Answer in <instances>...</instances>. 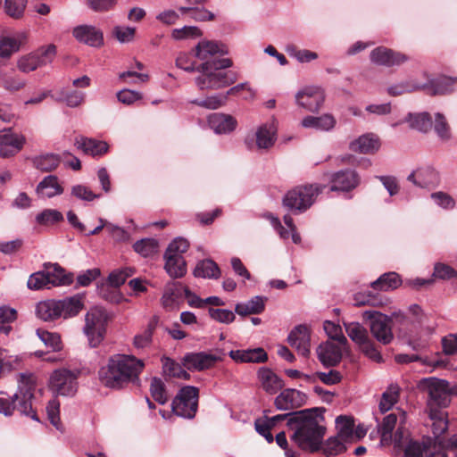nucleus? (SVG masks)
I'll return each mask as SVG.
<instances>
[{
	"mask_svg": "<svg viewBox=\"0 0 457 457\" xmlns=\"http://www.w3.org/2000/svg\"><path fill=\"white\" fill-rule=\"evenodd\" d=\"M298 105L305 110L316 112L325 101V93L321 87L316 86L305 87L295 95Z\"/></svg>",
	"mask_w": 457,
	"mask_h": 457,
	"instance_id": "obj_12",
	"label": "nucleus"
},
{
	"mask_svg": "<svg viewBox=\"0 0 457 457\" xmlns=\"http://www.w3.org/2000/svg\"><path fill=\"white\" fill-rule=\"evenodd\" d=\"M189 243L183 237H177L168 245L165 253L174 256H182L187 251Z\"/></svg>",
	"mask_w": 457,
	"mask_h": 457,
	"instance_id": "obj_63",
	"label": "nucleus"
},
{
	"mask_svg": "<svg viewBox=\"0 0 457 457\" xmlns=\"http://www.w3.org/2000/svg\"><path fill=\"white\" fill-rule=\"evenodd\" d=\"M164 269L173 278H182L187 273V263L183 256L164 253Z\"/></svg>",
	"mask_w": 457,
	"mask_h": 457,
	"instance_id": "obj_35",
	"label": "nucleus"
},
{
	"mask_svg": "<svg viewBox=\"0 0 457 457\" xmlns=\"http://www.w3.org/2000/svg\"><path fill=\"white\" fill-rule=\"evenodd\" d=\"M44 271L49 280L50 287L69 286L74 279L73 273H66L65 270L58 263L46 262L44 264Z\"/></svg>",
	"mask_w": 457,
	"mask_h": 457,
	"instance_id": "obj_24",
	"label": "nucleus"
},
{
	"mask_svg": "<svg viewBox=\"0 0 457 457\" xmlns=\"http://www.w3.org/2000/svg\"><path fill=\"white\" fill-rule=\"evenodd\" d=\"M25 137L12 132L11 129L0 130V157H9L17 154L23 146Z\"/></svg>",
	"mask_w": 457,
	"mask_h": 457,
	"instance_id": "obj_17",
	"label": "nucleus"
},
{
	"mask_svg": "<svg viewBox=\"0 0 457 457\" xmlns=\"http://www.w3.org/2000/svg\"><path fill=\"white\" fill-rule=\"evenodd\" d=\"M331 183V191H350L358 186L360 178L355 170L346 169L336 172Z\"/></svg>",
	"mask_w": 457,
	"mask_h": 457,
	"instance_id": "obj_22",
	"label": "nucleus"
},
{
	"mask_svg": "<svg viewBox=\"0 0 457 457\" xmlns=\"http://www.w3.org/2000/svg\"><path fill=\"white\" fill-rule=\"evenodd\" d=\"M112 315L101 306H94L85 315L83 333L87 338L90 347H97L104 339L107 324Z\"/></svg>",
	"mask_w": 457,
	"mask_h": 457,
	"instance_id": "obj_6",
	"label": "nucleus"
},
{
	"mask_svg": "<svg viewBox=\"0 0 457 457\" xmlns=\"http://www.w3.org/2000/svg\"><path fill=\"white\" fill-rule=\"evenodd\" d=\"M323 328L332 341H337L340 345L347 347L348 340L343 334L342 328L339 325L326 320L323 324Z\"/></svg>",
	"mask_w": 457,
	"mask_h": 457,
	"instance_id": "obj_50",
	"label": "nucleus"
},
{
	"mask_svg": "<svg viewBox=\"0 0 457 457\" xmlns=\"http://www.w3.org/2000/svg\"><path fill=\"white\" fill-rule=\"evenodd\" d=\"M432 420V432L436 438L445 434L448 429L447 412L444 410L427 411Z\"/></svg>",
	"mask_w": 457,
	"mask_h": 457,
	"instance_id": "obj_38",
	"label": "nucleus"
},
{
	"mask_svg": "<svg viewBox=\"0 0 457 457\" xmlns=\"http://www.w3.org/2000/svg\"><path fill=\"white\" fill-rule=\"evenodd\" d=\"M62 317L63 319L77 316L84 308L83 296L75 295L58 300Z\"/></svg>",
	"mask_w": 457,
	"mask_h": 457,
	"instance_id": "obj_32",
	"label": "nucleus"
},
{
	"mask_svg": "<svg viewBox=\"0 0 457 457\" xmlns=\"http://www.w3.org/2000/svg\"><path fill=\"white\" fill-rule=\"evenodd\" d=\"M27 286L29 289L40 290L50 289V284L44 270L31 274L28 279Z\"/></svg>",
	"mask_w": 457,
	"mask_h": 457,
	"instance_id": "obj_58",
	"label": "nucleus"
},
{
	"mask_svg": "<svg viewBox=\"0 0 457 457\" xmlns=\"http://www.w3.org/2000/svg\"><path fill=\"white\" fill-rule=\"evenodd\" d=\"M433 277L439 279L447 280L456 278L457 271L447 264L436 262L434 266Z\"/></svg>",
	"mask_w": 457,
	"mask_h": 457,
	"instance_id": "obj_64",
	"label": "nucleus"
},
{
	"mask_svg": "<svg viewBox=\"0 0 457 457\" xmlns=\"http://www.w3.org/2000/svg\"><path fill=\"white\" fill-rule=\"evenodd\" d=\"M380 445L383 446L394 445L395 448L404 449L405 457H424L429 453V447L424 442L410 438L407 427V413L398 410L384 417L378 424Z\"/></svg>",
	"mask_w": 457,
	"mask_h": 457,
	"instance_id": "obj_1",
	"label": "nucleus"
},
{
	"mask_svg": "<svg viewBox=\"0 0 457 457\" xmlns=\"http://www.w3.org/2000/svg\"><path fill=\"white\" fill-rule=\"evenodd\" d=\"M344 327L347 336L358 346L370 338L368 330L359 322H344Z\"/></svg>",
	"mask_w": 457,
	"mask_h": 457,
	"instance_id": "obj_43",
	"label": "nucleus"
},
{
	"mask_svg": "<svg viewBox=\"0 0 457 457\" xmlns=\"http://www.w3.org/2000/svg\"><path fill=\"white\" fill-rule=\"evenodd\" d=\"M347 442L340 437L334 436L323 441L321 449L326 457H334L346 451Z\"/></svg>",
	"mask_w": 457,
	"mask_h": 457,
	"instance_id": "obj_45",
	"label": "nucleus"
},
{
	"mask_svg": "<svg viewBox=\"0 0 457 457\" xmlns=\"http://www.w3.org/2000/svg\"><path fill=\"white\" fill-rule=\"evenodd\" d=\"M36 313L44 321H53L62 317L58 300H46L38 303Z\"/></svg>",
	"mask_w": 457,
	"mask_h": 457,
	"instance_id": "obj_34",
	"label": "nucleus"
},
{
	"mask_svg": "<svg viewBox=\"0 0 457 457\" xmlns=\"http://www.w3.org/2000/svg\"><path fill=\"white\" fill-rule=\"evenodd\" d=\"M307 395L296 389H284L275 398L274 405L278 411H290L297 409L306 403Z\"/></svg>",
	"mask_w": 457,
	"mask_h": 457,
	"instance_id": "obj_16",
	"label": "nucleus"
},
{
	"mask_svg": "<svg viewBox=\"0 0 457 457\" xmlns=\"http://www.w3.org/2000/svg\"><path fill=\"white\" fill-rule=\"evenodd\" d=\"M324 187L320 185L296 187L285 195L283 204L294 213L304 212L313 204L317 195L322 192Z\"/></svg>",
	"mask_w": 457,
	"mask_h": 457,
	"instance_id": "obj_7",
	"label": "nucleus"
},
{
	"mask_svg": "<svg viewBox=\"0 0 457 457\" xmlns=\"http://www.w3.org/2000/svg\"><path fill=\"white\" fill-rule=\"evenodd\" d=\"M228 54L227 46L221 42L202 40L195 46V56L204 62H211L215 55H225Z\"/></svg>",
	"mask_w": 457,
	"mask_h": 457,
	"instance_id": "obj_23",
	"label": "nucleus"
},
{
	"mask_svg": "<svg viewBox=\"0 0 457 457\" xmlns=\"http://www.w3.org/2000/svg\"><path fill=\"white\" fill-rule=\"evenodd\" d=\"M418 387L428 395L427 411L444 410L451 403L453 390L445 379L426 378L419 382Z\"/></svg>",
	"mask_w": 457,
	"mask_h": 457,
	"instance_id": "obj_5",
	"label": "nucleus"
},
{
	"mask_svg": "<svg viewBox=\"0 0 457 457\" xmlns=\"http://www.w3.org/2000/svg\"><path fill=\"white\" fill-rule=\"evenodd\" d=\"M36 333L44 345L52 351L57 352L62 349L61 337L58 333L49 332L42 328H37Z\"/></svg>",
	"mask_w": 457,
	"mask_h": 457,
	"instance_id": "obj_49",
	"label": "nucleus"
},
{
	"mask_svg": "<svg viewBox=\"0 0 457 457\" xmlns=\"http://www.w3.org/2000/svg\"><path fill=\"white\" fill-rule=\"evenodd\" d=\"M337 436L346 441L352 442L354 437V422L353 418L340 415L336 419Z\"/></svg>",
	"mask_w": 457,
	"mask_h": 457,
	"instance_id": "obj_40",
	"label": "nucleus"
},
{
	"mask_svg": "<svg viewBox=\"0 0 457 457\" xmlns=\"http://www.w3.org/2000/svg\"><path fill=\"white\" fill-rule=\"evenodd\" d=\"M71 195L78 200L92 202L99 198L101 195L95 194L89 187L85 185L78 184L71 187Z\"/></svg>",
	"mask_w": 457,
	"mask_h": 457,
	"instance_id": "obj_60",
	"label": "nucleus"
},
{
	"mask_svg": "<svg viewBox=\"0 0 457 457\" xmlns=\"http://www.w3.org/2000/svg\"><path fill=\"white\" fill-rule=\"evenodd\" d=\"M267 297L256 295L252 297L245 303H238L236 304L235 312L240 316L250 314H260L265 309V302Z\"/></svg>",
	"mask_w": 457,
	"mask_h": 457,
	"instance_id": "obj_33",
	"label": "nucleus"
},
{
	"mask_svg": "<svg viewBox=\"0 0 457 457\" xmlns=\"http://www.w3.org/2000/svg\"><path fill=\"white\" fill-rule=\"evenodd\" d=\"M232 64L229 58L213 59L201 63L196 67V71L201 74L195 78V85L200 90H217L233 84L237 79V74L232 71H224Z\"/></svg>",
	"mask_w": 457,
	"mask_h": 457,
	"instance_id": "obj_4",
	"label": "nucleus"
},
{
	"mask_svg": "<svg viewBox=\"0 0 457 457\" xmlns=\"http://www.w3.org/2000/svg\"><path fill=\"white\" fill-rule=\"evenodd\" d=\"M158 248V241L154 238H143L133 245L134 251L145 258L155 254Z\"/></svg>",
	"mask_w": 457,
	"mask_h": 457,
	"instance_id": "obj_47",
	"label": "nucleus"
},
{
	"mask_svg": "<svg viewBox=\"0 0 457 457\" xmlns=\"http://www.w3.org/2000/svg\"><path fill=\"white\" fill-rule=\"evenodd\" d=\"M362 318L364 320L370 321V332L378 342L386 345L393 341L391 318L377 311H365L362 313Z\"/></svg>",
	"mask_w": 457,
	"mask_h": 457,
	"instance_id": "obj_11",
	"label": "nucleus"
},
{
	"mask_svg": "<svg viewBox=\"0 0 457 457\" xmlns=\"http://www.w3.org/2000/svg\"><path fill=\"white\" fill-rule=\"evenodd\" d=\"M275 141L276 136L272 127L264 124L257 129L255 138L247 137L245 139V144L249 150H253L254 147L267 150L275 144Z\"/></svg>",
	"mask_w": 457,
	"mask_h": 457,
	"instance_id": "obj_18",
	"label": "nucleus"
},
{
	"mask_svg": "<svg viewBox=\"0 0 457 457\" xmlns=\"http://www.w3.org/2000/svg\"><path fill=\"white\" fill-rule=\"evenodd\" d=\"M402 284L400 276L395 272H387L381 275L370 284L374 290L388 291L397 288Z\"/></svg>",
	"mask_w": 457,
	"mask_h": 457,
	"instance_id": "obj_39",
	"label": "nucleus"
},
{
	"mask_svg": "<svg viewBox=\"0 0 457 457\" xmlns=\"http://www.w3.org/2000/svg\"><path fill=\"white\" fill-rule=\"evenodd\" d=\"M372 63L379 66H399L409 60L408 56L385 46L374 48L370 54Z\"/></svg>",
	"mask_w": 457,
	"mask_h": 457,
	"instance_id": "obj_15",
	"label": "nucleus"
},
{
	"mask_svg": "<svg viewBox=\"0 0 457 457\" xmlns=\"http://www.w3.org/2000/svg\"><path fill=\"white\" fill-rule=\"evenodd\" d=\"M79 374V371L64 368L54 370L49 379L51 391L57 395L74 396L78 391Z\"/></svg>",
	"mask_w": 457,
	"mask_h": 457,
	"instance_id": "obj_10",
	"label": "nucleus"
},
{
	"mask_svg": "<svg viewBox=\"0 0 457 457\" xmlns=\"http://www.w3.org/2000/svg\"><path fill=\"white\" fill-rule=\"evenodd\" d=\"M208 313L212 320L223 324H230L236 319L234 312L228 309H216L210 307L208 309Z\"/></svg>",
	"mask_w": 457,
	"mask_h": 457,
	"instance_id": "obj_61",
	"label": "nucleus"
},
{
	"mask_svg": "<svg viewBox=\"0 0 457 457\" xmlns=\"http://www.w3.org/2000/svg\"><path fill=\"white\" fill-rule=\"evenodd\" d=\"M21 41L12 37L0 36V57L9 58L11 55L20 50Z\"/></svg>",
	"mask_w": 457,
	"mask_h": 457,
	"instance_id": "obj_48",
	"label": "nucleus"
},
{
	"mask_svg": "<svg viewBox=\"0 0 457 457\" xmlns=\"http://www.w3.org/2000/svg\"><path fill=\"white\" fill-rule=\"evenodd\" d=\"M156 322L154 320H151L146 328L140 334H137L134 337L133 345L137 349H144L148 347L153 339V333L155 329Z\"/></svg>",
	"mask_w": 457,
	"mask_h": 457,
	"instance_id": "obj_51",
	"label": "nucleus"
},
{
	"mask_svg": "<svg viewBox=\"0 0 457 457\" xmlns=\"http://www.w3.org/2000/svg\"><path fill=\"white\" fill-rule=\"evenodd\" d=\"M228 355L237 362L262 363L268 360V354L262 347L246 350H231Z\"/></svg>",
	"mask_w": 457,
	"mask_h": 457,
	"instance_id": "obj_27",
	"label": "nucleus"
},
{
	"mask_svg": "<svg viewBox=\"0 0 457 457\" xmlns=\"http://www.w3.org/2000/svg\"><path fill=\"white\" fill-rule=\"evenodd\" d=\"M144 366L143 361L133 355L114 354L106 365L99 369L98 377L101 383L109 388H120L130 382L138 385Z\"/></svg>",
	"mask_w": 457,
	"mask_h": 457,
	"instance_id": "obj_3",
	"label": "nucleus"
},
{
	"mask_svg": "<svg viewBox=\"0 0 457 457\" xmlns=\"http://www.w3.org/2000/svg\"><path fill=\"white\" fill-rule=\"evenodd\" d=\"M259 379L262 382V388L270 395H275L284 387V382L270 369L260 368L258 371Z\"/></svg>",
	"mask_w": 457,
	"mask_h": 457,
	"instance_id": "obj_28",
	"label": "nucleus"
},
{
	"mask_svg": "<svg viewBox=\"0 0 457 457\" xmlns=\"http://www.w3.org/2000/svg\"><path fill=\"white\" fill-rule=\"evenodd\" d=\"M60 162V156L54 154H46L32 158L33 166L43 172H50L55 170Z\"/></svg>",
	"mask_w": 457,
	"mask_h": 457,
	"instance_id": "obj_42",
	"label": "nucleus"
},
{
	"mask_svg": "<svg viewBox=\"0 0 457 457\" xmlns=\"http://www.w3.org/2000/svg\"><path fill=\"white\" fill-rule=\"evenodd\" d=\"M406 120L410 123L411 128L420 132H428L433 125L431 116L428 112L409 113Z\"/></svg>",
	"mask_w": 457,
	"mask_h": 457,
	"instance_id": "obj_44",
	"label": "nucleus"
},
{
	"mask_svg": "<svg viewBox=\"0 0 457 457\" xmlns=\"http://www.w3.org/2000/svg\"><path fill=\"white\" fill-rule=\"evenodd\" d=\"M36 192L39 197L51 198L63 193L62 187L58 183L54 175L45 177L37 186Z\"/></svg>",
	"mask_w": 457,
	"mask_h": 457,
	"instance_id": "obj_30",
	"label": "nucleus"
},
{
	"mask_svg": "<svg viewBox=\"0 0 457 457\" xmlns=\"http://www.w3.org/2000/svg\"><path fill=\"white\" fill-rule=\"evenodd\" d=\"M426 86H422L414 79H408L390 86L387 88V93L390 96H397L403 94L422 90Z\"/></svg>",
	"mask_w": 457,
	"mask_h": 457,
	"instance_id": "obj_46",
	"label": "nucleus"
},
{
	"mask_svg": "<svg viewBox=\"0 0 457 457\" xmlns=\"http://www.w3.org/2000/svg\"><path fill=\"white\" fill-rule=\"evenodd\" d=\"M323 408H310L301 410L302 415L297 416L293 425L290 440L301 450L307 453H316L321 449L326 427L322 424Z\"/></svg>",
	"mask_w": 457,
	"mask_h": 457,
	"instance_id": "obj_2",
	"label": "nucleus"
},
{
	"mask_svg": "<svg viewBox=\"0 0 457 457\" xmlns=\"http://www.w3.org/2000/svg\"><path fill=\"white\" fill-rule=\"evenodd\" d=\"M75 145L85 154L94 157L104 154L109 149V145L106 142L87 137L76 138Z\"/></svg>",
	"mask_w": 457,
	"mask_h": 457,
	"instance_id": "obj_31",
	"label": "nucleus"
},
{
	"mask_svg": "<svg viewBox=\"0 0 457 457\" xmlns=\"http://www.w3.org/2000/svg\"><path fill=\"white\" fill-rule=\"evenodd\" d=\"M221 357L205 352L187 353L181 359L183 367L188 370L202 371L212 368Z\"/></svg>",
	"mask_w": 457,
	"mask_h": 457,
	"instance_id": "obj_14",
	"label": "nucleus"
},
{
	"mask_svg": "<svg viewBox=\"0 0 457 457\" xmlns=\"http://www.w3.org/2000/svg\"><path fill=\"white\" fill-rule=\"evenodd\" d=\"M457 78L440 76L435 79H428L422 86H426L422 90L428 91L431 96L445 95L453 91V86Z\"/></svg>",
	"mask_w": 457,
	"mask_h": 457,
	"instance_id": "obj_25",
	"label": "nucleus"
},
{
	"mask_svg": "<svg viewBox=\"0 0 457 457\" xmlns=\"http://www.w3.org/2000/svg\"><path fill=\"white\" fill-rule=\"evenodd\" d=\"M434 130L443 141H448L452 137L451 129L444 114L437 112L435 115Z\"/></svg>",
	"mask_w": 457,
	"mask_h": 457,
	"instance_id": "obj_52",
	"label": "nucleus"
},
{
	"mask_svg": "<svg viewBox=\"0 0 457 457\" xmlns=\"http://www.w3.org/2000/svg\"><path fill=\"white\" fill-rule=\"evenodd\" d=\"M199 389L185 386L179 389L171 403L174 414L184 419H193L198 409Z\"/></svg>",
	"mask_w": 457,
	"mask_h": 457,
	"instance_id": "obj_8",
	"label": "nucleus"
},
{
	"mask_svg": "<svg viewBox=\"0 0 457 457\" xmlns=\"http://www.w3.org/2000/svg\"><path fill=\"white\" fill-rule=\"evenodd\" d=\"M1 86L7 91L15 92L23 88L26 81L18 76H9L4 73L0 77Z\"/></svg>",
	"mask_w": 457,
	"mask_h": 457,
	"instance_id": "obj_59",
	"label": "nucleus"
},
{
	"mask_svg": "<svg viewBox=\"0 0 457 457\" xmlns=\"http://www.w3.org/2000/svg\"><path fill=\"white\" fill-rule=\"evenodd\" d=\"M310 333L305 325H297L295 327L287 337V342L295 347L298 353L307 357L310 354Z\"/></svg>",
	"mask_w": 457,
	"mask_h": 457,
	"instance_id": "obj_20",
	"label": "nucleus"
},
{
	"mask_svg": "<svg viewBox=\"0 0 457 457\" xmlns=\"http://www.w3.org/2000/svg\"><path fill=\"white\" fill-rule=\"evenodd\" d=\"M62 220V213L55 209H46L36 216V221L42 225L54 224Z\"/></svg>",
	"mask_w": 457,
	"mask_h": 457,
	"instance_id": "obj_54",
	"label": "nucleus"
},
{
	"mask_svg": "<svg viewBox=\"0 0 457 457\" xmlns=\"http://www.w3.org/2000/svg\"><path fill=\"white\" fill-rule=\"evenodd\" d=\"M346 347L336 344L333 341L327 340L319 345L316 349L319 361L325 368L335 367L338 365L343 357V351Z\"/></svg>",
	"mask_w": 457,
	"mask_h": 457,
	"instance_id": "obj_13",
	"label": "nucleus"
},
{
	"mask_svg": "<svg viewBox=\"0 0 457 457\" xmlns=\"http://www.w3.org/2000/svg\"><path fill=\"white\" fill-rule=\"evenodd\" d=\"M46 413L51 424L61 430L60 403L56 398L50 400L46 405Z\"/></svg>",
	"mask_w": 457,
	"mask_h": 457,
	"instance_id": "obj_62",
	"label": "nucleus"
},
{
	"mask_svg": "<svg viewBox=\"0 0 457 457\" xmlns=\"http://www.w3.org/2000/svg\"><path fill=\"white\" fill-rule=\"evenodd\" d=\"M379 146L378 138L374 134H364L349 145L351 151L361 154H374Z\"/></svg>",
	"mask_w": 457,
	"mask_h": 457,
	"instance_id": "obj_29",
	"label": "nucleus"
},
{
	"mask_svg": "<svg viewBox=\"0 0 457 457\" xmlns=\"http://www.w3.org/2000/svg\"><path fill=\"white\" fill-rule=\"evenodd\" d=\"M193 273L197 278H217L220 270L215 262L211 259H205L196 264Z\"/></svg>",
	"mask_w": 457,
	"mask_h": 457,
	"instance_id": "obj_41",
	"label": "nucleus"
},
{
	"mask_svg": "<svg viewBox=\"0 0 457 457\" xmlns=\"http://www.w3.org/2000/svg\"><path fill=\"white\" fill-rule=\"evenodd\" d=\"M85 96L86 94L81 91H65L64 89H61L55 94V96H52V98L55 102L65 103L68 107L75 108L79 106L84 102Z\"/></svg>",
	"mask_w": 457,
	"mask_h": 457,
	"instance_id": "obj_37",
	"label": "nucleus"
},
{
	"mask_svg": "<svg viewBox=\"0 0 457 457\" xmlns=\"http://www.w3.org/2000/svg\"><path fill=\"white\" fill-rule=\"evenodd\" d=\"M407 180L416 187L427 188L436 187L439 183V176L437 171L430 167H420L413 170L408 177Z\"/></svg>",
	"mask_w": 457,
	"mask_h": 457,
	"instance_id": "obj_21",
	"label": "nucleus"
},
{
	"mask_svg": "<svg viewBox=\"0 0 457 457\" xmlns=\"http://www.w3.org/2000/svg\"><path fill=\"white\" fill-rule=\"evenodd\" d=\"M398 399V387L391 386L386 392L382 394L379 403V410L381 412L389 411Z\"/></svg>",
	"mask_w": 457,
	"mask_h": 457,
	"instance_id": "obj_57",
	"label": "nucleus"
},
{
	"mask_svg": "<svg viewBox=\"0 0 457 457\" xmlns=\"http://www.w3.org/2000/svg\"><path fill=\"white\" fill-rule=\"evenodd\" d=\"M40 67L51 63L56 55V46L50 44L46 46L40 47L36 53H33Z\"/></svg>",
	"mask_w": 457,
	"mask_h": 457,
	"instance_id": "obj_56",
	"label": "nucleus"
},
{
	"mask_svg": "<svg viewBox=\"0 0 457 457\" xmlns=\"http://www.w3.org/2000/svg\"><path fill=\"white\" fill-rule=\"evenodd\" d=\"M208 123L216 134H228L235 130L237 120L229 114L216 112L208 117Z\"/></svg>",
	"mask_w": 457,
	"mask_h": 457,
	"instance_id": "obj_26",
	"label": "nucleus"
},
{
	"mask_svg": "<svg viewBox=\"0 0 457 457\" xmlns=\"http://www.w3.org/2000/svg\"><path fill=\"white\" fill-rule=\"evenodd\" d=\"M301 124L306 129L327 131L334 128L336 120L330 114H324L319 117L306 116L303 119Z\"/></svg>",
	"mask_w": 457,
	"mask_h": 457,
	"instance_id": "obj_36",
	"label": "nucleus"
},
{
	"mask_svg": "<svg viewBox=\"0 0 457 457\" xmlns=\"http://www.w3.org/2000/svg\"><path fill=\"white\" fill-rule=\"evenodd\" d=\"M73 37L79 42L92 47L104 45L103 32L95 26L79 25L72 30Z\"/></svg>",
	"mask_w": 457,
	"mask_h": 457,
	"instance_id": "obj_19",
	"label": "nucleus"
},
{
	"mask_svg": "<svg viewBox=\"0 0 457 457\" xmlns=\"http://www.w3.org/2000/svg\"><path fill=\"white\" fill-rule=\"evenodd\" d=\"M152 397L160 404H165L168 401L166 386L162 380L154 377L150 385Z\"/></svg>",
	"mask_w": 457,
	"mask_h": 457,
	"instance_id": "obj_53",
	"label": "nucleus"
},
{
	"mask_svg": "<svg viewBox=\"0 0 457 457\" xmlns=\"http://www.w3.org/2000/svg\"><path fill=\"white\" fill-rule=\"evenodd\" d=\"M26 4L27 0H5V12L13 19H20L24 14Z\"/></svg>",
	"mask_w": 457,
	"mask_h": 457,
	"instance_id": "obj_55",
	"label": "nucleus"
},
{
	"mask_svg": "<svg viewBox=\"0 0 457 457\" xmlns=\"http://www.w3.org/2000/svg\"><path fill=\"white\" fill-rule=\"evenodd\" d=\"M35 387L36 386L31 378L21 374L18 391L12 395V400L15 409L21 414L29 416L32 420L39 421L36 411L32 408Z\"/></svg>",
	"mask_w": 457,
	"mask_h": 457,
	"instance_id": "obj_9",
	"label": "nucleus"
}]
</instances>
